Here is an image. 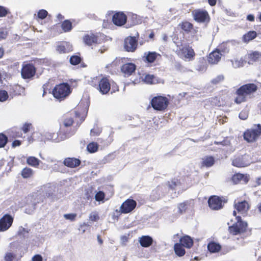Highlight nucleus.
Returning <instances> with one entry per match:
<instances>
[{
  "label": "nucleus",
  "mask_w": 261,
  "mask_h": 261,
  "mask_svg": "<svg viewBox=\"0 0 261 261\" xmlns=\"http://www.w3.org/2000/svg\"><path fill=\"white\" fill-rule=\"evenodd\" d=\"M178 27L185 33L196 35L198 31L197 28H194V25L188 21L184 20L180 22Z\"/></svg>",
  "instance_id": "obj_17"
},
{
  "label": "nucleus",
  "mask_w": 261,
  "mask_h": 261,
  "mask_svg": "<svg viewBox=\"0 0 261 261\" xmlns=\"http://www.w3.org/2000/svg\"><path fill=\"white\" fill-rule=\"evenodd\" d=\"M143 80L144 83L149 85L156 84L159 83L158 79L154 75L150 74L145 75Z\"/></svg>",
  "instance_id": "obj_32"
},
{
  "label": "nucleus",
  "mask_w": 261,
  "mask_h": 261,
  "mask_svg": "<svg viewBox=\"0 0 261 261\" xmlns=\"http://www.w3.org/2000/svg\"><path fill=\"white\" fill-rule=\"evenodd\" d=\"M56 50L59 54H66L72 51V46L69 42H61L56 47Z\"/></svg>",
  "instance_id": "obj_22"
},
{
  "label": "nucleus",
  "mask_w": 261,
  "mask_h": 261,
  "mask_svg": "<svg viewBox=\"0 0 261 261\" xmlns=\"http://www.w3.org/2000/svg\"><path fill=\"white\" fill-rule=\"evenodd\" d=\"M228 201L226 197L217 195L211 196L208 199L210 208L214 211H219L223 208L224 204Z\"/></svg>",
  "instance_id": "obj_7"
},
{
  "label": "nucleus",
  "mask_w": 261,
  "mask_h": 261,
  "mask_svg": "<svg viewBox=\"0 0 261 261\" xmlns=\"http://www.w3.org/2000/svg\"><path fill=\"white\" fill-rule=\"evenodd\" d=\"M76 214L71 213V214H66L64 215V217L65 219L67 220H69L71 221H74L76 217Z\"/></svg>",
  "instance_id": "obj_49"
},
{
  "label": "nucleus",
  "mask_w": 261,
  "mask_h": 261,
  "mask_svg": "<svg viewBox=\"0 0 261 261\" xmlns=\"http://www.w3.org/2000/svg\"><path fill=\"white\" fill-rule=\"evenodd\" d=\"M21 144V141L19 140H14L12 144V146L13 148H15L17 146H19Z\"/></svg>",
  "instance_id": "obj_56"
},
{
  "label": "nucleus",
  "mask_w": 261,
  "mask_h": 261,
  "mask_svg": "<svg viewBox=\"0 0 261 261\" xmlns=\"http://www.w3.org/2000/svg\"><path fill=\"white\" fill-rule=\"evenodd\" d=\"M221 54L219 49H216L211 53L208 57L207 61L211 64H217L221 59Z\"/></svg>",
  "instance_id": "obj_24"
},
{
  "label": "nucleus",
  "mask_w": 261,
  "mask_h": 261,
  "mask_svg": "<svg viewBox=\"0 0 261 261\" xmlns=\"http://www.w3.org/2000/svg\"><path fill=\"white\" fill-rule=\"evenodd\" d=\"M214 144H216V145H226L224 141H221V142L215 141L214 142Z\"/></svg>",
  "instance_id": "obj_61"
},
{
  "label": "nucleus",
  "mask_w": 261,
  "mask_h": 261,
  "mask_svg": "<svg viewBox=\"0 0 261 261\" xmlns=\"http://www.w3.org/2000/svg\"><path fill=\"white\" fill-rule=\"evenodd\" d=\"M239 117L242 120H245L247 117L245 115V113L241 112L239 114Z\"/></svg>",
  "instance_id": "obj_58"
},
{
  "label": "nucleus",
  "mask_w": 261,
  "mask_h": 261,
  "mask_svg": "<svg viewBox=\"0 0 261 261\" xmlns=\"http://www.w3.org/2000/svg\"><path fill=\"white\" fill-rule=\"evenodd\" d=\"M111 86H112L111 93L119 91V87L116 84L113 83L111 85L108 78H102L99 82V91L102 94H106L110 91Z\"/></svg>",
  "instance_id": "obj_10"
},
{
  "label": "nucleus",
  "mask_w": 261,
  "mask_h": 261,
  "mask_svg": "<svg viewBox=\"0 0 261 261\" xmlns=\"http://www.w3.org/2000/svg\"><path fill=\"white\" fill-rule=\"evenodd\" d=\"M233 216H238L237 213L243 217L247 215L248 212L251 207V204L248 199H243L241 197L236 199L233 202Z\"/></svg>",
  "instance_id": "obj_4"
},
{
  "label": "nucleus",
  "mask_w": 261,
  "mask_h": 261,
  "mask_svg": "<svg viewBox=\"0 0 261 261\" xmlns=\"http://www.w3.org/2000/svg\"><path fill=\"white\" fill-rule=\"evenodd\" d=\"M161 55L155 51L145 52L142 57V60L146 63L151 64L154 63Z\"/></svg>",
  "instance_id": "obj_21"
},
{
  "label": "nucleus",
  "mask_w": 261,
  "mask_h": 261,
  "mask_svg": "<svg viewBox=\"0 0 261 261\" xmlns=\"http://www.w3.org/2000/svg\"><path fill=\"white\" fill-rule=\"evenodd\" d=\"M37 69L32 63H23L21 69V75L23 79H32L35 75Z\"/></svg>",
  "instance_id": "obj_11"
},
{
  "label": "nucleus",
  "mask_w": 261,
  "mask_h": 261,
  "mask_svg": "<svg viewBox=\"0 0 261 261\" xmlns=\"http://www.w3.org/2000/svg\"><path fill=\"white\" fill-rule=\"evenodd\" d=\"M104 38V35L103 34H99V44L100 43V40L101 39H103Z\"/></svg>",
  "instance_id": "obj_63"
},
{
  "label": "nucleus",
  "mask_w": 261,
  "mask_h": 261,
  "mask_svg": "<svg viewBox=\"0 0 261 261\" xmlns=\"http://www.w3.org/2000/svg\"><path fill=\"white\" fill-rule=\"evenodd\" d=\"M49 86V83L48 82L44 84L42 86V89H43V94H42L43 96H44L46 94L47 91L49 90V88H48Z\"/></svg>",
  "instance_id": "obj_53"
},
{
  "label": "nucleus",
  "mask_w": 261,
  "mask_h": 261,
  "mask_svg": "<svg viewBox=\"0 0 261 261\" xmlns=\"http://www.w3.org/2000/svg\"><path fill=\"white\" fill-rule=\"evenodd\" d=\"M254 126L256 128L247 129L243 134L244 139L247 142H254L261 136V124H257Z\"/></svg>",
  "instance_id": "obj_8"
},
{
  "label": "nucleus",
  "mask_w": 261,
  "mask_h": 261,
  "mask_svg": "<svg viewBox=\"0 0 261 261\" xmlns=\"http://www.w3.org/2000/svg\"><path fill=\"white\" fill-rule=\"evenodd\" d=\"M178 211L180 214L185 212L187 209V205L186 202L181 203L178 205Z\"/></svg>",
  "instance_id": "obj_48"
},
{
  "label": "nucleus",
  "mask_w": 261,
  "mask_h": 261,
  "mask_svg": "<svg viewBox=\"0 0 261 261\" xmlns=\"http://www.w3.org/2000/svg\"><path fill=\"white\" fill-rule=\"evenodd\" d=\"M247 19L250 21H254V16L252 14H249L247 16Z\"/></svg>",
  "instance_id": "obj_57"
},
{
  "label": "nucleus",
  "mask_w": 261,
  "mask_h": 261,
  "mask_svg": "<svg viewBox=\"0 0 261 261\" xmlns=\"http://www.w3.org/2000/svg\"><path fill=\"white\" fill-rule=\"evenodd\" d=\"M48 12L44 9L40 10L37 13V17L41 19H43L46 17Z\"/></svg>",
  "instance_id": "obj_44"
},
{
  "label": "nucleus",
  "mask_w": 261,
  "mask_h": 261,
  "mask_svg": "<svg viewBox=\"0 0 261 261\" xmlns=\"http://www.w3.org/2000/svg\"><path fill=\"white\" fill-rule=\"evenodd\" d=\"M173 249L175 254L178 257H182L186 254L185 247L179 242L174 244Z\"/></svg>",
  "instance_id": "obj_29"
},
{
  "label": "nucleus",
  "mask_w": 261,
  "mask_h": 261,
  "mask_svg": "<svg viewBox=\"0 0 261 261\" xmlns=\"http://www.w3.org/2000/svg\"><path fill=\"white\" fill-rule=\"evenodd\" d=\"M181 182L180 179L174 177L168 181L167 183L169 188L171 190H175L176 188L181 186Z\"/></svg>",
  "instance_id": "obj_30"
},
{
  "label": "nucleus",
  "mask_w": 261,
  "mask_h": 261,
  "mask_svg": "<svg viewBox=\"0 0 261 261\" xmlns=\"http://www.w3.org/2000/svg\"><path fill=\"white\" fill-rule=\"evenodd\" d=\"M256 37L257 33L254 31H250L243 36L242 40L245 43H248L249 41L255 39Z\"/></svg>",
  "instance_id": "obj_31"
},
{
  "label": "nucleus",
  "mask_w": 261,
  "mask_h": 261,
  "mask_svg": "<svg viewBox=\"0 0 261 261\" xmlns=\"http://www.w3.org/2000/svg\"><path fill=\"white\" fill-rule=\"evenodd\" d=\"M89 99H82L73 111L64 115L58 136L65 140L73 136L84 121L89 109Z\"/></svg>",
  "instance_id": "obj_1"
},
{
  "label": "nucleus",
  "mask_w": 261,
  "mask_h": 261,
  "mask_svg": "<svg viewBox=\"0 0 261 261\" xmlns=\"http://www.w3.org/2000/svg\"><path fill=\"white\" fill-rule=\"evenodd\" d=\"M176 54L180 57L192 61L194 59L196 54L194 49L189 44L186 43L181 47H179L176 51Z\"/></svg>",
  "instance_id": "obj_9"
},
{
  "label": "nucleus",
  "mask_w": 261,
  "mask_h": 261,
  "mask_svg": "<svg viewBox=\"0 0 261 261\" xmlns=\"http://www.w3.org/2000/svg\"><path fill=\"white\" fill-rule=\"evenodd\" d=\"M137 206V202L132 199H127L124 201L120 207L122 214H127L132 212Z\"/></svg>",
  "instance_id": "obj_16"
},
{
  "label": "nucleus",
  "mask_w": 261,
  "mask_h": 261,
  "mask_svg": "<svg viewBox=\"0 0 261 261\" xmlns=\"http://www.w3.org/2000/svg\"><path fill=\"white\" fill-rule=\"evenodd\" d=\"M72 92V88L67 83H62L56 85L53 89L51 94L60 101L64 100Z\"/></svg>",
  "instance_id": "obj_3"
},
{
  "label": "nucleus",
  "mask_w": 261,
  "mask_h": 261,
  "mask_svg": "<svg viewBox=\"0 0 261 261\" xmlns=\"http://www.w3.org/2000/svg\"><path fill=\"white\" fill-rule=\"evenodd\" d=\"M192 14L194 19L198 23H208L210 21L208 13L205 10L195 9Z\"/></svg>",
  "instance_id": "obj_13"
},
{
  "label": "nucleus",
  "mask_w": 261,
  "mask_h": 261,
  "mask_svg": "<svg viewBox=\"0 0 261 261\" xmlns=\"http://www.w3.org/2000/svg\"><path fill=\"white\" fill-rule=\"evenodd\" d=\"M169 105V99L165 96L156 95L153 97L149 102V107L156 111H165Z\"/></svg>",
  "instance_id": "obj_5"
},
{
  "label": "nucleus",
  "mask_w": 261,
  "mask_h": 261,
  "mask_svg": "<svg viewBox=\"0 0 261 261\" xmlns=\"http://www.w3.org/2000/svg\"><path fill=\"white\" fill-rule=\"evenodd\" d=\"M11 134V136L13 138H20L22 137V134L21 132L17 130V129L13 128L10 131Z\"/></svg>",
  "instance_id": "obj_45"
},
{
  "label": "nucleus",
  "mask_w": 261,
  "mask_h": 261,
  "mask_svg": "<svg viewBox=\"0 0 261 261\" xmlns=\"http://www.w3.org/2000/svg\"><path fill=\"white\" fill-rule=\"evenodd\" d=\"M33 174V170L29 167L23 168L21 173V175L23 178H28L31 177Z\"/></svg>",
  "instance_id": "obj_38"
},
{
  "label": "nucleus",
  "mask_w": 261,
  "mask_h": 261,
  "mask_svg": "<svg viewBox=\"0 0 261 261\" xmlns=\"http://www.w3.org/2000/svg\"><path fill=\"white\" fill-rule=\"evenodd\" d=\"M256 182L258 186L261 185V177L257 178Z\"/></svg>",
  "instance_id": "obj_64"
},
{
  "label": "nucleus",
  "mask_w": 261,
  "mask_h": 261,
  "mask_svg": "<svg viewBox=\"0 0 261 261\" xmlns=\"http://www.w3.org/2000/svg\"><path fill=\"white\" fill-rule=\"evenodd\" d=\"M9 13L10 12L8 8L0 6V17H6Z\"/></svg>",
  "instance_id": "obj_43"
},
{
  "label": "nucleus",
  "mask_w": 261,
  "mask_h": 261,
  "mask_svg": "<svg viewBox=\"0 0 261 261\" xmlns=\"http://www.w3.org/2000/svg\"><path fill=\"white\" fill-rule=\"evenodd\" d=\"M29 232V231L27 229H26L24 228H20L18 232V234L19 236H22L24 237L25 234H28Z\"/></svg>",
  "instance_id": "obj_52"
},
{
  "label": "nucleus",
  "mask_w": 261,
  "mask_h": 261,
  "mask_svg": "<svg viewBox=\"0 0 261 261\" xmlns=\"http://www.w3.org/2000/svg\"><path fill=\"white\" fill-rule=\"evenodd\" d=\"M98 218V216L97 214L95 213H92L90 215L89 220L92 222L96 221Z\"/></svg>",
  "instance_id": "obj_54"
},
{
  "label": "nucleus",
  "mask_w": 261,
  "mask_h": 261,
  "mask_svg": "<svg viewBox=\"0 0 261 261\" xmlns=\"http://www.w3.org/2000/svg\"><path fill=\"white\" fill-rule=\"evenodd\" d=\"M207 249L211 253H216L221 249V246L215 242L212 241L207 245Z\"/></svg>",
  "instance_id": "obj_33"
},
{
  "label": "nucleus",
  "mask_w": 261,
  "mask_h": 261,
  "mask_svg": "<svg viewBox=\"0 0 261 261\" xmlns=\"http://www.w3.org/2000/svg\"><path fill=\"white\" fill-rule=\"evenodd\" d=\"M249 156L247 154L236 155L232 161V165L237 167H244L250 165Z\"/></svg>",
  "instance_id": "obj_15"
},
{
  "label": "nucleus",
  "mask_w": 261,
  "mask_h": 261,
  "mask_svg": "<svg viewBox=\"0 0 261 261\" xmlns=\"http://www.w3.org/2000/svg\"><path fill=\"white\" fill-rule=\"evenodd\" d=\"M8 33L7 30L4 28H0V40L5 39Z\"/></svg>",
  "instance_id": "obj_46"
},
{
  "label": "nucleus",
  "mask_w": 261,
  "mask_h": 261,
  "mask_svg": "<svg viewBox=\"0 0 261 261\" xmlns=\"http://www.w3.org/2000/svg\"><path fill=\"white\" fill-rule=\"evenodd\" d=\"M257 89V86L254 83H248L241 86L236 92L237 97L234 99V102L240 104L246 101L247 97L250 98Z\"/></svg>",
  "instance_id": "obj_2"
},
{
  "label": "nucleus",
  "mask_w": 261,
  "mask_h": 261,
  "mask_svg": "<svg viewBox=\"0 0 261 261\" xmlns=\"http://www.w3.org/2000/svg\"><path fill=\"white\" fill-rule=\"evenodd\" d=\"M113 191L111 192L109 194H107L103 191H99V203L102 202H105L106 201L108 200L113 195Z\"/></svg>",
  "instance_id": "obj_36"
},
{
  "label": "nucleus",
  "mask_w": 261,
  "mask_h": 261,
  "mask_svg": "<svg viewBox=\"0 0 261 261\" xmlns=\"http://www.w3.org/2000/svg\"><path fill=\"white\" fill-rule=\"evenodd\" d=\"M139 243L143 247H148L153 243L152 238L149 236H143L139 239Z\"/></svg>",
  "instance_id": "obj_28"
},
{
  "label": "nucleus",
  "mask_w": 261,
  "mask_h": 261,
  "mask_svg": "<svg viewBox=\"0 0 261 261\" xmlns=\"http://www.w3.org/2000/svg\"><path fill=\"white\" fill-rule=\"evenodd\" d=\"M61 28L65 33L70 32L73 28L72 22L70 20L66 19L62 23Z\"/></svg>",
  "instance_id": "obj_37"
},
{
  "label": "nucleus",
  "mask_w": 261,
  "mask_h": 261,
  "mask_svg": "<svg viewBox=\"0 0 261 261\" xmlns=\"http://www.w3.org/2000/svg\"><path fill=\"white\" fill-rule=\"evenodd\" d=\"M13 218L9 214L4 215L0 219V231L8 230L12 225Z\"/></svg>",
  "instance_id": "obj_18"
},
{
  "label": "nucleus",
  "mask_w": 261,
  "mask_h": 261,
  "mask_svg": "<svg viewBox=\"0 0 261 261\" xmlns=\"http://www.w3.org/2000/svg\"><path fill=\"white\" fill-rule=\"evenodd\" d=\"M237 222L231 226L228 227L229 233L233 236H237L245 233L247 231L248 224L242 220L241 216H236Z\"/></svg>",
  "instance_id": "obj_6"
},
{
  "label": "nucleus",
  "mask_w": 261,
  "mask_h": 261,
  "mask_svg": "<svg viewBox=\"0 0 261 261\" xmlns=\"http://www.w3.org/2000/svg\"><path fill=\"white\" fill-rule=\"evenodd\" d=\"M127 21V16L123 12H116L112 17V22L113 23L119 27L125 24Z\"/></svg>",
  "instance_id": "obj_19"
},
{
  "label": "nucleus",
  "mask_w": 261,
  "mask_h": 261,
  "mask_svg": "<svg viewBox=\"0 0 261 261\" xmlns=\"http://www.w3.org/2000/svg\"><path fill=\"white\" fill-rule=\"evenodd\" d=\"M87 149L90 153L95 152L98 149V144L94 142L90 143L87 146Z\"/></svg>",
  "instance_id": "obj_39"
},
{
  "label": "nucleus",
  "mask_w": 261,
  "mask_h": 261,
  "mask_svg": "<svg viewBox=\"0 0 261 261\" xmlns=\"http://www.w3.org/2000/svg\"><path fill=\"white\" fill-rule=\"evenodd\" d=\"M179 243L186 248L190 249L194 244L193 239L188 235H184L180 238Z\"/></svg>",
  "instance_id": "obj_26"
},
{
  "label": "nucleus",
  "mask_w": 261,
  "mask_h": 261,
  "mask_svg": "<svg viewBox=\"0 0 261 261\" xmlns=\"http://www.w3.org/2000/svg\"><path fill=\"white\" fill-rule=\"evenodd\" d=\"M261 58V52L253 51L248 54V59L249 64H253L258 61Z\"/></svg>",
  "instance_id": "obj_27"
},
{
  "label": "nucleus",
  "mask_w": 261,
  "mask_h": 261,
  "mask_svg": "<svg viewBox=\"0 0 261 261\" xmlns=\"http://www.w3.org/2000/svg\"><path fill=\"white\" fill-rule=\"evenodd\" d=\"M63 164L67 167L74 168L81 165V161L75 158H66L64 159Z\"/></svg>",
  "instance_id": "obj_23"
},
{
  "label": "nucleus",
  "mask_w": 261,
  "mask_h": 261,
  "mask_svg": "<svg viewBox=\"0 0 261 261\" xmlns=\"http://www.w3.org/2000/svg\"><path fill=\"white\" fill-rule=\"evenodd\" d=\"M82 61L81 58L76 55L72 56L70 58V63L73 65H76L81 63Z\"/></svg>",
  "instance_id": "obj_40"
},
{
  "label": "nucleus",
  "mask_w": 261,
  "mask_h": 261,
  "mask_svg": "<svg viewBox=\"0 0 261 261\" xmlns=\"http://www.w3.org/2000/svg\"><path fill=\"white\" fill-rule=\"evenodd\" d=\"M207 1H208V3L209 5L211 6H215L216 4V3H217V0H207Z\"/></svg>",
  "instance_id": "obj_59"
},
{
  "label": "nucleus",
  "mask_w": 261,
  "mask_h": 261,
  "mask_svg": "<svg viewBox=\"0 0 261 261\" xmlns=\"http://www.w3.org/2000/svg\"><path fill=\"white\" fill-rule=\"evenodd\" d=\"M8 141V137L4 134L0 133V148L5 147Z\"/></svg>",
  "instance_id": "obj_41"
},
{
  "label": "nucleus",
  "mask_w": 261,
  "mask_h": 261,
  "mask_svg": "<svg viewBox=\"0 0 261 261\" xmlns=\"http://www.w3.org/2000/svg\"><path fill=\"white\" fill-rule=\"evenodd\" d=\"M256 208L258 210V211L261 213V202L260 203H259L257 206H256Z\"/></svg>",
  "instance_id": "obj_62"
},
{
  "label": "nucleus",
  "mask_w": 261,
  "mask_h": 261,
  "mask_svg": "<svg viewBox=\"0 0 261 261\" xmlns=\"http://www.w3.org/2000/svg\"><path fill=\"white\" fill-rule=\"evenodd\" d=\"M4 49L3 47H0V59L2 58L4 56Z\"/></svg>",
  "instance_id": "obj_60"
},
{
  "label": "nucleus",
  "mask_w": 261,
  "mask_h": 261,
  "mask_svg": "<svg viewBox=\"0 0 261 261\" xmlns=\"http://www.w3.org/2000/svg\"><path fill=\"white\" fill-rule=\"evenodd\" d=\"M40 161L37 158L33 156H29L27 159V163L33 167L37 168L39 166Z\"/></svg>",
  "instance_id": "obj_35"
},
{
  "label": "nucleus",
  "mask_w": 261,
  "mask_h": 261,
  "mask_svg": "<svg viewBox=\"0 0 261 261\" xmlns=\"http://www.w3.org/2000/svg\"><path fill=\"white\" fill-rule=\"evenodd\" d=\"M215 160L212 156H207L203 159L201 165L207 168L211 167L215 164Z\"/></svg>",
  "instance_id": "obj_34"
},
{
  "label": "nucleus",
  "mask_w": 261,
  "mask_h": 261,
  "mask_svg": "<svg viewBox=\"0 0 261 261\" xmlns=\"http://www.w3.org/2000/svg\"><path fill=\"white\" fill-rule=\"evenodd\" d=\"M139 36V34L137 33L136 36H128L125 38L123 46L125 51L131 53L135 51L138 47Z\"/></svg>",
  "instance_id": "obj_12"
},
{
  "label": "nucleus",
  "mask_w": 261,
  "mask_h": 261,
  "mask_svg": "<svg viewBox=\"0 0 261 261\" xmlns=\"http://www.w3.org/2000/svg\"><path fill=\"white\" fill-rule=\"evenodd\" d=\"M15 255L11 252H8L5 256V261H13L15 258Z\"/></svg>",
  "instance_id": "obj_50"
},
{
  "label": "nucleus",
  "mask_w": 261,
  "mask_h": 261,
  "mask_svg": "<svg viewBox=\"0 0 261 261\" xmlns=\"http://www.w3.org/2000/svg\"><path fill=\"white\" fill-rule=\"evenodd\" d=\"M31 126H32L31 124L25 123L22 126V127L21 128V130L23 132V133H27L30 131Z\"/></svg>",
  "instance_id": "obj_51"
},
{
  "label": "nucleus",
  "mask_w": 261,
  "mask_h": 261,
  "mask_svg": "<svg viewBox=\"0 0 261 261\" xmlns=\"http://www.w3.org/2000/svg\"><path fill=\"white\" fill-rule=\"evenodd\" d=\"M43 258L41 255L36 254L32 257V261H42Z\"/></svg>",
  "instance_id": "obj_55"
},
{
  "label": "nucleus",
  "mask_w": 261,
  "mask_h": 261,
  "mask_svg": "<svg viewBox=\"0 0 261 261\" xmlns=\"http://www.w3.org/2000/svg\"><path fill=\"white\" fill-rule=\"evenodd\" d=\"M136 68L135 64L132 62L126 63L120 67V73L124 77H128L135 72Z\"/></svg>",
  "instance_id": "obj_14"
},
{
  "label": "nucleus",
  "mask_w": 261,
  "mask_h": 261,
  "mask_svg": "<svg viewBox=\"0 0 261 261\" xmlns=\"http://www.w3.org/2000/svg\"><path fill=\"white\" fill-rule=\"evenodd\" d=\"M97 41V36L92 33L86 34L83 36V41L87 45L91 46L96 44Z\"/></svg>",
  "instance_id": "obj_25"
},
{
  "label": "nucleus",
  "mask_w": 261,
  "mask_h": 261,
  "mask_svg": "<svg viewBox=\"0 0 261 261\" xmlns=\"http://www.w3.org/2000/svg\"><path fill=\"white\" fill-rule=\"evenodd\" d=\"M8 94L5 90H0V101H4L8 98Z\"/></svg>",
  "instance_id": "obj_47"
},
{
  "label": "nucleus",
  "mask_w": 261,
  "mask_h": 261,
  "mask_svg": "<svg viewBox=\"0 0 261 261\" xmlns=\"http://www.w3.org/2000/svg\"><path fill=\"white\" fill-rule=\"evenodd\" d=\"M224 80V76L223 75L221 74L218 75L215 78L213 79L211 81V83L213 85H217L221 82H222Z\"/></svg>",
  "instance_id": "obj_42"
},
{
  "label": "nucleus",
  "mask_w": 261,
  "mask_h": 261,
  "mask_svg": "<svg viewBox=\"0 0 261 261\" xmlns=\"http://www.w3.org/2000/svg\"><path fill=\"white\" fill-rule=\"evenodd\" d=\"M231 180L235 185L247 184L249 180V176L247 174L237 173L232 176Z\"/></svg>",
  "instance_id": "obj_20"
}]
</instances>
